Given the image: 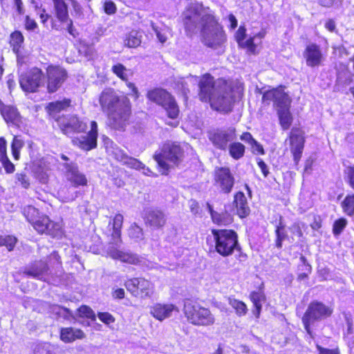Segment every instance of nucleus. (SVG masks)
I'll use <instances>...</instances> for the list:
<instances>
[{
  "label": "nucleus",
  "instance_id": "obj_1",
  "mask_svg": "<svg viewBox=\"0 0 354 354\" xmlns=\"http://www.w3.org/2000/svg\"><path fill=\"white\" fill-rule=\"evenodd\" d=\"M99 102L106 115L108 126L113 130L124 131L132 118L130 100L127 96L120 97L112 88H106L100 93Z\"/></svg>",
  "mask_w": 354,
  "mask_h": 354
},
{
  "label": "nucleus",
  "instance_id": "obj_2",
  "mask_svg": "<svg viewBox=\"0 0 354 354\" xmlns=\"http://www.w3.org/2000/svg\"><path fill=\"white\" fill-rule=\"evenodd\" d=\"M211 234L213 237L214 251L222 257L232 256L235 252L236 260L243 265L248 259V255L243 252L239 241V235L233 229L212 228Z\"/></svg>",
  "mask_w": 354,
  "mask_h": 354
},
{
  "label": "nucleus",
  "instance_id": "obj_3",
  "mask_svg": "<svg viewBox=\"0 0 354 354\" xmlns=\"http://www.w3.org/2000/svg\"><path fill=\"white\" fill-rule=\"evenodd\" d=\"M285 89L284 85H278L263 92L261 97L262 104L265 105H269L272 102L273 106L277 109L279 124L283 131L288 130L293 121L290 112L292 99Z\"/></svg>",
  "mask_w": 354,
  "mask_h": 354
},
{
  "label": "nucleus",
  "instance_id": "obj_4",
  "mask_svg": "<svg viewBox=\"0 0 354 354\" xmlns=\"http://www.w3.org/2000/svg\"><path fill=\"white\" fill-rule=\"evenodd\" d=\"M243 96V86L235 85L225 78H218L216 93L208 103L213 110L228 113L232 111L236 99L240 100Z\"/></svg>",
  "mask_w": 354,
  "mask_h": 354
},
{
  "label": "nucleus",
  "instance_id": "obj_5",
  "mask_svg": "<svg viewBox=\"0 0 354 354\" xmlns=\"http://www.w3.org/2000/svg\"><path fill=\"white\" fill-rule=\"evenodd\" d=\"M183 158V147L175 142L164 143L160 150L156 151L153 156V158L157 162L158 168L163 175H168L171 167H179Z\"/></svg>",
  "mask_w": 354,
  "mask_h": 354
},
{
  "label": "nucleus",
  "instance_id": "obj_6",
  "mask_svg": "<svg viewBox=\"0 0 354 354\" xmlns=\"http://www.w3.org/2000/svg\"><path fill=\"white\" fill-rule=\"evenodd\" d=\"M62 268V261L57 251H53L46 259H37L26 266L22 274L28 277L46 281L50 269Z\"/></svg>",
  "mask_w": 354,
  "mask_h": 354
},
{
  "label": "nucleus",
  "instance_id": "obj_7",
  "mask_svg": "<svg viewBox=\"0 0 354 354\" xmlns=\"http://www.w3.org/2000/svg\"><path fill=\"white\" fill-rule=\"evenodd\" d=\"M183 312L187 323L191 325L209 327L215 324V317L211 310L195 300L185 299Z\"/></svg>",
  "mask_w": 354,
  "mask_h": 354
},
{
  "label": "nucleus",
  "instance_id": "obj_8",
  "mask_svg": "<svg viewBox=\"0 0 354 354\" xmlns=\"http://www.w3.org/2000/svg\"><path fill=\"white\" fill-rule=\"evenodd\" d=\"M203 27L200 28L203 44L210 48L220 47L227 40L223 27L212 14H206Z\"/></svg>",
  "mask_w": 354,
  "mask_h": 354
},
{
  "label": "nucleus",
  "instance_id": "obj_9",
  "mask_svg": "<svg viewBox=\"0 0 354 354\" xmlns=\"http://www.w3.org/2000/svg\"><path fill=\"white\" fill-rule=\"evenodd\" d=\"M333 311L332 306L326 305L322 301L317 300L311 301L301 317V322L306 333L313 337L312 326L313 324L330 317Z\"/></svg>",
  "mask_w": 354,
  "mask_h": 354
},
{
  "label": "nucleus",
  "instance_id": "obj_10",
  "mask_svg": "<svg viewBox=\"0 0 354 354\" xmlns=\"http://www.w3.org/2000/svg\"><path fill=\"white\" fill-rule=\"evenodd\" d=\"M149 101L161 106L170 119H177L180 109L174 96L167 90L156 87L149 90L146 94Z\"/></svg>",
  "mask_w": 354,
  "mask_h": 354
},
{
  "label": "nucleus",
  "instance_id": "obj_11",
  "mask_svg": "<svg viewBox=\"0 0 354 354\" xmlns=\"http://www.w3.org/2000/svg\"><path fill=\"white\" fill-rule=\"evenodd\" d=\"M213 185L220 194L230 195L234 188L236 178L230 167H216L212 173Z\"/></svg>",
  "mask_w": 354,
  "mask_h": 354
},
{
  "label": "nucleus",
  "instance_id": "obj_12",
  "mask_svg": "<svg viewBox=\"0 0 354 354\" xmlns=\"http://www.w3.org/2000/svg\"><path fill=\"white\" fill-rule=\"evenodd\" d=\"M68 78V71L59 64H49L46 68L45 86L49 94L57 92Z\"/></svg>",
  "mask_w": 354,
  "mask_h": 354
},
{
  "label": "nucleus",
  "instance_id": "obj_13",
  "mask_svg": "<svg viewBox=\"0 0 354 354\" xmlns=\"http://www.w3.org/2000/svg\"><path fill=\"white\" fill-rule=\"evenodd\" d=\"M127 291L135 297L146 299L154 293V284L145 277H132L127 279L124 283Z\"/></svg>",
  "mask_w": 354,
  "mask_h": 354
},
{
  "label": "nucleus",
  "instance_id": "obj_14",
  "mask_svg": "<svg viewBox=\"0 0 354 354\" xmlns=\"http://www.w3.org/2000/svg\"><path fill=\"white\" fill-rule=\"evenodd\" d=\"M290 151L295 167L301 159L306 143L305 131L301 127H293L288 133V138Z\"/></svg>",
  "mask_w": 354,
  "mask_h": 354
},
{
  "label": "nucleus",
  "instance_id": "obj_15",
  "mask_svg": "<svg viewBox=\"0 0 354 354\" xmlns=\"http://www.w3.org/2000/svg\"><path fill=\"white\" fill-rule=\"evenodd\" d=\"M44 73L41 68L32 67L19 77V84L26 93H36L41 86Z\"/></svg>",
  "mask_w": 354,
  "mask_h": 354
},
{
  "label": "nucleus",
  "instance_id": "obj_16",
  "mask_svg": "<svg viewBox=\"0 0 354 354\" xmlns=\"http://www.w3.org/2000/svg\"><path fill=\"white\" fill-rule=\"evenodd\" d=\"M55 120L62 133L68 136L74 133H84L87 129L86 123L75 115H62L57 117Z\"/></svg>",
  "mask_w": 354,
  "mask_h": 354
},
{
  "label": "nucleus",
  "instance_id": "obj_17",
  "mask_svg": "<svg viewBox=\"0 0 354 354\" xmlns=\"http://www.w3.org/2000/svg\"><path fill=\"white\" fill-rule=\"evenodd\" d=\"M207 138L215 149L225 151L230 142L236 138V129L232 128L229 130L223 129H214L207 132Z\"/></svg>",
  "mask_w": 354,
  "mask_h": 354
},
{
  "label": "nucleus",
  "instance_id": "obj_18",
  "mask_svg": "<svg viewBox=\"0 0 354 354\" xmlns=\"http://www.w3.org/2000/svg\"><path fill=\"white\" fill-rule=\"evenodd\" d=\"M142 218L145 226L153 231L162 230L167 223V216L165 211L158 207L146 210Z\"/></svg>",
  "mask_w": 354,
  "mask_h": 354
},
{
  "label": "nucleus",
  "instance_id": "obj_19",
  "mask_svg": "<svg viewBox=\"0 0 354 354\" xmlns=\"http://www.w3.org/2000/svg\"><path fill=\"white\" fill-rule=\"evenodd\" d=\"M217 82L209 73L200 76L198 82V97L202 102L208 103L216 91Z\"/></svg>",
  "mask_w": 354,
  "mask_h": 354
},
{
  "label": "nucleus",
  "instance_id": "obj_20",
  "mask_svg": "<svg viewBox=\"0 0 354 354\" xmlns=\"http://www.w3.org/2000/svg\"><path fill=\"white\" fill-rule=\"evenodd\" d=\"M205 16L206 15H201L196 9H190L186 11L183 19L186 35L192 37L197 33L199 30V24L201 25V28L203 27Z\"/></svg>",
  "mask_w": 354,
  "mask_h": 354
},
{
  "label": "nucleus",
  "instance_id": "obj_21",
  "mask_svg": "<svg viewBox=\"0 0 354 354\" xmlns=\"http://www.w3.org/2000/svg\"><path fill=\"white\" fill-rule=\"evenodd\" d=\"M98 129L95 121H91V129L86 136L79 138L75 137L72 140L73 145L78 147L80 149L86 151L94 149L97 146Z\"/></svg>",
  "mask_w": 354,
  "mask_h": 354
},
{
  "label": "nucleus",
  "instance_id": "obj_22",
  "mask_svg": "<svg viewBox=\"0 0 354 354\" xmlns=\"http://www.w3.org/2000/svg\"><path fill=\"white\" fill-rule=\"evenodd\" d=\"M303 56L306 66L312 68L322 66L325 60L321 47L315 43H310L306 46Z\"/></svg>",
  "mask_w": 354,
  "mask_h": 354
},
{
  "label": "nucleus",
  "instance_id": "obj_23",
  "mask_svg": "<svg viewBox=\"0 0 354 354\" xmlns=\"http://www.w3.org/2000/svg\"><path fill=\"white\" fill-rule=\"evenodd\" d=\"M0 114L8 126L21 127L22 117L16 106L6 104L0 100Z\"/></svg>",
  "mask_w": 354,
  "mask_h": 354
},
{
  "label": "nucleus",
  "instance_id": "obj_24",
  "mask_svg": "<svg viewBox=\"0 0 354 354\" xmlns=\"http://www.w3.org/2000/svg\"><path fill=\"white\" fill-rule=\"evenodd\" d=\"M55 17L62 23L67 24V31L73 37H76V31L72 19L69 18L68 6L64 0H52Z\"/></svg>",
  "mask_w": 354,
  "mask_h": 354
},
{
  "label": "nucleus",
  "instance_id": "obj_25",
  "mask_svg": "<svg viewBox=\"0 0 354 354\" xmlns=\"http://www.w3.org/2000/svg\"><path fill=\"white\" fill-rule=\"evenodd\" d=\"M124 216L120 213L115 214L109 221L108 227L111 231L109 245H120L122 243V229Z\"/></svg>",
  "mask_w": 354,
  "mask_h": 354
},
{
  "label": "nucleus",
  "instance_id": "obj_26",
  "mask_svg": "<svg viewBox=\"0 0 354 354\" xmlns=\"http://www.w3.org/2000/svg\"><path fill=\"white\" fill-rule=\"evenodd\" d=\"M115 246V245H109L107 250V254L111 259L119 260L122 263L133 266H138L140 264L142 259L139 255L131 252H124Z\"/></svg>",
  "mask_w": 354,
  "mask_h": 354
},
{
  "label": "nucleus",
  "instance_id": "obj_27",
  "mask_svg": "<svg viewBox=\"0 0 354 354\" xmlns=\"http://www.w3.org/2000/svg\"><path fill=\"white\" fill-rule=\"evenodd\" d=\"M264 289L265 286L262 282L256 290L250 292L249 295V299L253 305L252 312L257 319H259L262 310L263 303L266 301V295L265 294Z\"/></svg>",
  "mask_w": 354,
  "mask_h": 354
},
{
  "label": "nucleus",
  "instance_id": "obj_28",
  "mask_svg": "<svg viewBox=\"0 0 354 354\" xmlns=\"http://www.w3.org/2000/svg\"><path fill=\"white\" fill-rule=\"evenodd\" d=\"M67 180L71 183L73 187H85L88 185V180L85 174L79 171L78 167L75 164H65Z\"/></svg>",
  "mask_w": 354,
  "mask_h": 354
},
{
  "label": "nucleus",
  "instance_id": "obj_29",
  "mask_svg": "<svg viewBox=\"0 0 354 354\" xmlns=\"http://www.w3.org/2000/svg\"><path fill=\"white\" fill-rule=\"evenodd\" d=\"M232 204L236 209V215L240 218H245L250 215V208L247 198L243 192L238 191L234 193Z\"/></svg>",
  "mask_w": 354,
  "mask_h": 354
},
{
  "label": "nucleus",
  "instance_id": "obj_30",
  "mask_svg": "<svg viewBox=\"0 0 354 354\" xmlns=\"http://www.w3.org/2000/svg\"><path fill=\"white\" fill-rule=\"evenodd\" d=\"M176 309V307L173 304L156 303L151 307L150 314L153 318L161 322L171 317Z\"/></svg>",
  "mask_w": 354,
  "mask_h": 354
},
{
  "label": "nucleus",
  "instance_id": "obj_31",
  "mask_svg": "<svg viewBox=\"0 0 354 354\" xmlns=\"http://www.w3.org/2000/svg\"><path fill=\"white\" fill-rule=\"evenodd\" d=\"M206 205L213 223L218 226H227L232 223L233 216L227 210L218 212L214 209L213 206L209 203H207Z\"/></svg>",
  "mask_w": 354,
  "mask_h": 354
},
{
  "label": "nucleus",
  "instance_id": "obj_32",
  "mask_svg": "<svg viewBox=\"0 0 354 354\" xmlns=\"http://www.w3.org/2000/svg\"><path fill=\"white\" fill-rule=\"evenodd\" d=\"M86 337L84 332L72 326L62 327L59 330V339L64 343L69 344Z\"/></svg>",
  "mask_w": 354,
  "mask_h": 354
},
{
  "label": "nucleus",
  "instance_id": "obj_33",
  "mask_svg": "<svg viewBox=\"0 0 354 354\" xmlns=\"http://www.w3.org/2000/svg\"><path fill=\"white\" fill-rule=\"evenodd\" d=\"M0 162L6 174H12L15 171V165L8 156L7 141L3 137H0Z\"/></svg>",
  "mask_w": 354,
  "mask_h": 354
},
{
  "label": "nucleus",
  "instance_id": "obj_34",
  "mask_svg": "<svg viewBox=\"0 0 354 354\" xmlns=\"http://www.w3.org/2000/svg\"><path fill=\"white\" fill-rule=\"evenodd\" d=\"M70 106H71V100L64 98L62 100H56L48 103L45 106V110L49 115L55 116L61 111L66 110Z\"/></svg>",
  "mask_w": 354,
  "mask_h": 354
},
{
  "label": "nucleus",
  "instance_id": "obj_35",
  "mask_svg": "<svg viewBox=\"0 0 354 354\" xmlns=\"http://www.w3.org/2000/svg\"><path fill=\"white\" fill-rule=\"evenodd\" d=\"M24 43V37L21 31L15 30L11 32L9 39V44L12 50L17 56L21 53Z\"/></svg>",
  "mask_w": 354,
  "mask_h": 354
},
{
  "label": "nucleus",
  "instance_id": "obj_36",
  "mask_svg": "<svg viewBox=\"0 0 354 354\" xmlns=\"http://www.w3.org/2000/svg\"><path fill=\"white\" fill-rule=\"evenodd\" d=\"M275 240L274 245L277 249H281L283 241L287 238V234L285 230V225L282 221L281 216L279 223L274 229Z\"/></svg>",
  "mask_w": 354,
  "mask_h": 354
},
{
  "label": "nucleus",
  "instance_id": "obj_37",
  "mask_svg": "<svg viewBox=\"0 0 354 354\" xmlns=\"http://www.w3.org/2000/svg\"><path fill=\"white\" fill-rule=\"evenodd\" d=\"M227 149L230 156L234 160L241 159L245 153V147L240 142H230Z\"/></svg>",
  "mask_w": 354,
  "mask_h": 354
},
{
  "label": "nucleus",
  "instance_id": "obj_38",
  "mask_svg": "<svg viewBox=\"0 0 354 354\" xmlns=\"http://www.w3.org/2000/svg\"><path fill=\"white\" fill-rule=\"evenodd\" d=\"M50 224V218L45 214H41L31 225L39 234H46L48 225Z\"/></svg>",
  "mask_w": 354,
  "mask_h": 354
},
{
  "label": "nucleus",
  "instance_id": "obj_39",
  "mask_svg": "<svg viewBox=\"0 0 354 354\" xmlns=\"http://www.w3.org/2000/svg\"><path fill=\"white\" fill-rule=\"evenodd\" d=\"M45 234L54 239L62 238L64 235V230L63 229L62 224L50 220V224L48 225V230Z\"/></svg>",
  "mask_w": 354,
  "mask_h": 354
},
{
  "label": "nucleus",
  "instance_id": "obj_40",
  "mask_svg": "<svg viewBox=\"0 0 354 354\" xmlns=\"http://www.w3.org/2000/svg\"><path fill=\"white\" fill-rule=\"evenodd\" d=\"M343 212L348 216H354V194H347L341 203Z\"/></svg>",
  "mask_w": 354,
  "mask_h": 354
},
{
  "label": "nucleus",
  "instance_id": "obj_41",
  "mask_svg": "<svg viewBox=\"0 0 354 354\" xmlns=\"http://www.w3.org/2000/svg\"><path fill=\"white\" fill-rule=\"evenodd\" d=\"M141 37L138 31L132 30L127 34L124 44L129 48H137L141 44Z\"/></svg>",
  "mask_w": 354,
  "mask_h": 354
},
{
  "label": "nucleus",
  "instance_id": "obj_42",
  "mask_svg": "<svg viewBox=\"0 0 354 354\" xmlns=\"http://www.w3.org/2000/svg\"><path fill=\"white\" fill-rule=\"evenodd\" d=\"M24 146V142L19 136H14L11 142L10 147L12 155L15 160L20 158V151Z\"/></svg>",
  "mask_w": 354,
  "mask_h": 354
},
{
  "label": "nucleus",
  "instance_id": "obj_43",
  "mask_svg": "<svg viewBox=\"0 0 354 354\" xmlns=\"http://www.w3.org/2000/svg\"><path fill=\"white\" fill-rule=\"evenodd\" d=\"M229 304L234 310L236 315L239 317L245 316L248 311L246 304L243 301L233 299L229 300Z\"/></svg>",
  "mask_w": 354,
  "mask_h": 354
},
{
  "label": "nucleus",
  "instance_id": "obj_44",
  "mask_svg": "<svg viewBox=\"0 0 354 354\" xmlns=\"http://www.w3.org/2000/svg\"><path fill=\"white\" fill-rule=\"evenodd\" d=\"M17 243V239L14 235H0V248L6 247L9 252H11L14 250Z\"/></svg>",
  "mask_w": 354,
  "mask_h": 354
},
{
  "label": "nucleus",
  "instance_id": "obj_45",
  "mask_svg": "<svg viewBox=\"0 0 354 354\" xmlns=\"http://www.w3.org/2000/svg\"><path fill=\"white\" fill-rule=\"evenodd\" d=\"M23 215L32 224L41 215L39 210L32 205H28L23 209Z\"/></svg>",
  "mask_w": 354,
  "mask_h": 354
},
{
  "label": "nucleus",
  "instance_id": "obj_46",
  "mask_svg": "<svg viewBox=\"0 0 354 354\" xmlns=\"http://www.w3.org/2000/svg\"><path fill=\"white\" fill-rule=\"evenodd\" d=\"M77 315L80 318H86L92 322L96 319V315L91 307L86 305L80 306L77 310Z\"/></svg>",
  "mask_w": 354,
  "mask_h": 354
},
{
  "label": "nucleus",
  "instance_id": "obj_47",
  "mask_svg": "<svg viewBox=\"0 0 354 354\" xmlns=\"http://www.w3.org/2000/svg\"><path fill=\"white\" fill-rule=\"evenodd\" d=\"M38 16L40 19L41 24L44 27H48L47 22L49 19H51V28L52 29H57V25L55 24V21H53L51 15L48 13L47 10L44 8H41L39 10Z\"/></svg>",
  "mask_w": 354,
  "mask_h": 354
},
{
  "label": "nucleus",
  "instance_id": "obj_48",
  "mask_svg": "<svg viewBox=\"0 0 354 354\" xmlns=\"http://www.w3.org/2000/svg\"><path fill=\"white\" fill-rule=\"evenodd\" d=\"M127 69V68L120 63H118L114 64L111 67V71L114 75H115L120 80L124 82H128V77L126 74Z\"/></svg>",
  "mask_w": 354,
  "mask_h": 354
},
{
  "label": "nucleus",
  "instance_id": "obj_49",
  "mask_svg": "<svg viewBox=\"0 0 354 354\" xmlns=\"http://www.w3.org/2000/svg\"><path fill=\"white\" fill-rule=\"evenodd\" d=\"M344 180L354 190V165L347 166L344 170Z\"/></svg>",
  "mask_w": 354,
  "mask_h": 354
},
{
  "label": "nucleus",
  "instance_id": "obj_50",
  "mask_svg": "<svg viewBox=\"0 0 354 354\" xmlns=\"http://www.w3.org/2000/svg\"><path fill=\"white\" fill-rule=\"evenodd\" d=\"M348 221L345 218L341 217L337 218L334 221L333 225V234L335 236L339 235L342 232L344 229L346 227Z\"/></svg>",
  "mask_w": 354,
  "mask_h": 354
},
{
  "label": "nucleus",
  "instance_id": "obj_51",
  "mask_svg": "<svg viewBox=\"0 0 354 354\" xmlns=\"http://www.w3.org/2000/svg\"><path fill=\"white\" fill-rule=\"evenodd\" d=\"M239 46L247 49L248 53L251 55L258 53L257 45L254 44V37H250L248 39L243 41L241 45H239Z\"/></svg>",
  "mask_w": 354,
  "mask_h": 354
},
{
  "label": "nucleus",
  "instance_id": "obj_52",
  "mask_svg": "<svg viewBox=\"0 0 354 354\" xmlns=\"http://www.w3.org/2000/svg\"><path fill=\"white\" fill-rule=\"evenodd\" d=\"M129 236L132 239H140L143 236V230L136 223L131 224L128 230Z\"/></svg>",
  "mask_w": 354,
  "mask_h": 354
},
{
  "label": "nucleus",
  "instance_id": "obj_53",
  "mask_svg": "<svg viewBox=\"0 0 354 354\" xmlns=\"http://www.w3.org/2000/svg\"><path fill=\"white\" fill-rule=\"evenodd\" d=\"M300 260L301 261L304 266V270L306 271L305 272L300 273L297 276V279L300 281L308 279V274L312 272L311 266L307 262V260L304 256H301Z\"/></svg>",
  "mask_w": 354,
  "mask_h": 354
},
{
  "label": "nucleus",
  "instance_id": "obj_54",
  "mask_svg": "<svg viewBox=\"0 0 354 354\" xmlns=\"http://www.w3.org/2000/svg\"><path fill=\"white\" fill-rule=\"evenodd\" d=\"M17 183L24 188L28 189L30 186V179L28 175L24 172L17 173L15 175Z\"/></svg>",
  "mask_w": 354,
  "mask_h": 354
},
{
  "label": "nucleus",
  "instance_id": "obj_55",
  "mask_svg": "<svg viewBox=\"0 0 354 354\" xmlns=\"http://www.w3.org/2000/svg\"><path fill=\"white\" fill-rule=\"evenodd\" d=\"M324 28L329 32L331 33H338V30L337 28V23L335 19L328 18L324 21Z\"/></svg>",
  "mask_w": 354,
  "mask_h": 354
},
{
  "label": "nucleus",
  "instance_id": "obj_56",
  "mask_svg": "<svg viewBox=\"0 0 354 354\" xmlns=\"http://www.w3.org/2000/svg\"><path fill=\"white\" fill-rule=\"evenodd\" d=\"M99 319L105 324H111L115 322V317L108 312H99L97 313Z\"/></svg>",
  "mask_w": 354,
  "mask_h": 354
},
{
  "label": "nucleus",
  "instance_id": "obj_57",
  "mask_svg": "<svg viewBox=\"0 0 354 354\" xmlns=\"http://www.w3.org/2000/svg\"><path fill=\"white\" fill-rule=\"evenodd\" d=\"M24 28L28 31H33L38 28V24L34 19L29 15H26L24 17Z\"/></svg>",
  "mask_w": 354,
  "mask_h": 354
},
{
  "label": "nucleus",
  "instance_id": "obj_58",
  "mask_svg": "<svg viewBox=\"0 0 354 354\" xmlns=\"http://www.w3.org/2000/svg\"><path fill=\"white\" fill-rule=\"evenodd\" d=\"M246 28L243 26H240L235 34V39L238 45H241L246 37Z\"/></svg>",
  "mask_w": 354,
  "mask_h": 354
},
{
  "label": "nucleus",
  "instance_id": "obj_59",
  "mask_svg": "<svg viewBox=\"0 0 354 354\" xmlns=\"http://www.w3.org/2000/svg\"><path fill=\"white\" fill-rule=\"evenodd\" d=\"M316 348L318 351V354H341L340 350L338 347L328 348H324L319 344H316Z\"/></svg>",
  "mask_w": 354,
  "mask_h": 354
},
{
  "label": "nucleus",
  "instance_id": "obj_60",
  "mask_svg": "<svg viewBox=\"0 0 354 354\" xmlns=\"http://www.w3.org/2000/svg\"><path fill=\"white\" fill-rule=\"evenodd\" d=\"M252 152L257 155H264L266 151L262 145L258 142L256 140L250 145Z\"/></svg>",
  "mask_w": 354,
  "mask_h": 354
},
{
  "label": "nucleus",
  "instance_id": "obj_61",
  "mask_svg": "<svg viewBox=\"0 0 354 354\" xmlns=\"http://www.w3.org/2000/svg\"><path fill=\"white\" fill-rule=\"evenodd\" d=\"M257 163L258 167L261 169L263 176L264 178H267L270 174L269 168L267 164L261 158H257Z\"/></svg>",
  "mask_w": 354,
  "mask_h": 354
},
{
  "label": "nucleus",
  "instance_id": "obj_62",
  "mask_svg": "<svg viewBox=\"0 0 354 354\" xmlns=\"http://www.w3.org/2000/svg\"><path fill=\"white\" fill-rule=\"evenodd\" d=\"M104 10L107 15H113L116 12L117 8L113 1H107L104 3Z\"/></svg>",
  "mask_w": 354,
  "mask_h": 354
},
{
  "label": "nucleus",
  "instance_id": "obj_63",
  "mask_svg": "<svg viewBox=\"0 0 354 354\" xmlns=\"http://www.w3.org/2000/svg\"><path fill=\"white\" fill-rule=\"evenodd\" d=\"M240 139L250 145H251L252 142L255 140L251 133L248 131H245L242 133V134L240 136Z\"/></svg>",
  "mask_w": 354,
  "mask_h": 354
},
{
  "label": "nucleus",
  "instance_id": "obj_64",
  "mask_svg": "<svg viewBox=\"0 0 354 354\" xmlns=\"http://www.w3.org/2000/svg\"><path fill=\"white\" fill-rule=\"evenodd\" d=\"M317 1L321 7L330 8L337 3V0H317Z\"/></svg>",
  "mask_w": 354,
  "mask_h": 354
}]
</instances>
